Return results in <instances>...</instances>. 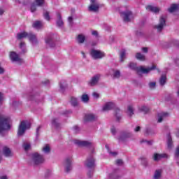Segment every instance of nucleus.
Returning <instances> with one entry per match:
<instances>
[{"label":"nucleus","instance_id":"nucleus-9","mask_svg":"<svg viewBox=\"0 0 179 179\" xmlns=\"http://www.w3.org/2000/svg\"><path fill=\"white\" fill-rule=\"evenodd\" d=\"M64 167L65 171L68 173V171H71L72 170V157H69L66 158L64 162Z\"/></svg>","mask_w":179,"mask_h":179},{"label":"nucleus","instance_id":"nucleus-60","mask_svg":"<svg viewBox=\"0 0 179 179\" xmlns=\"http://www.w3.org/2000/svg\"><path fill=\"white\" fill-rule=\"evenodd\" d=\"M5 12V10L3 9V8H0V15H3Z\"/></svg>","mask_w":179,"mask_h":179},{"label":"nucleus","instance_id":"nucleus-49","mask_svg":"<svg viewBox=\"0 0 179 179\" xmlns=\"http://www.w3.org/2000/svg\"><path fill=\"white\" fill-rule=\"evenodd\" d=\"M122 164H123V162H122V159H117V160L116 161V164H117V166H122Z\"/></svg>","mask_w":179,"mask_h":179},{"label":"nucleus","instance_id":"nucleus-37","mask_svg":"<svg viewBox=\"0 0 179 179\" xmlns=\"http://www.w3.org/2000/svg\"><path fill=\"white\" fill-rule=\"evenodd\" d=\"M43 17L44 19H45V20H48V22H50V20H51V17H50V13L48 11L44 10Z\"/></svg>","mask_w":179,"mask_h":179},{"label":"nucleus","instance_id":"nucleus-27","mask_svg":"<svg viewBox=\"0 0 179 179\" xmlns=\"http://www.w3.org/2000/svg\"><path fill=\"white\" fill-rule=\"evenodd\" d=\"M166 143L168 149H171V148H173V140L171 139V136H170V134H168Z\"/></svg>","mask_w":179,"mask_h":179},{"label":"nucleus","instance_id":"nucleus-10","mask_svg":"<svg viewBox=\"0 0 179 179\" xmlns=\"http://www.w3.org/2000/svg\"><path fill=\"white\" fill-rule=\"evenodd\" d=\"M10 58L13 62H17V64H23V59L19 57V55L16 54L15 52H11L10 53Z\"/></svg>","mask_w":179,"mask_h":179},{"label":"nucleus","instance_id":"nucleus-53","mask_svg":"<svg viewBox=\"0 0 179 179\" xmlns=\"http://www.w3.org/2000/svg\"><path fill=\"white\" fill-rule=\"evenodd\" d=\"M92 36H95V37L99 36V33L97 32V31H92Z\"/></svg>","mask_w":179,"mask_h":179},{"label":"nucleus","instance_id":"nucleus-19","mask_svg":"<svg viewBox=\"0 0 179 179\" xmlns=\"http://www.w3.org/2000/svg\"><path fill=\"white\" fill-rule=\"evenodd\" d=\"M43 26H44V24L41 21H34L32 24V27L36 29V30H40L43 28Z\"/></svg>","mask_w":179,"mask_h":179},{"label":"nucleus","instance_id":"nucleus-58","mask_svg":"<svg viewBox=\"0 0 179 179\" xmlns=\"http://www.w3.org/2000/svg\"><path fill=\"white\" fill-rule=\"evenodd\" d=\"M135 132H139L141 131V127L137 126L135 129H134Z\"/></svg>","mask_w":179,"mask_h":179},{"label":"nucleus","instance_id":"nucleus-8","mask_svg":"<svg viewBox=\"0 0 179 179\" xmlns=\"http://www.w3.org/2000/svg\"><path fill=\"white\" fill-rule=\"evenodd\" d=\"M120 16L123 18L124 22H130L132 19V12L127 10L126 11L121 12Z\"/></svg>","mask_w":179,"mask_h":179},{"label":"nucleus","instance_id":"nucleus-7","mask_svg":"<svg viewBox=\"0 0 179 179\" xmlns=\"http://www.w3.org/2000/svg\"><path fill=\"white\" fill-rule=\"evenodd\" d=\"M100 8V3L97 0H90V5L88 7L90 12H98Z\"/></svg>","mask_w":179,"mask_h":179},{"label":"nucleus","instance_id":"nucleus-45","mask_svg":"<svg viewBox=\"0 0 179 179\" xmlns=\"http://www.w3.org/2000/svg\"><path fill=\"white\" fill-rule=\"evenodd\" d=\"M30 10L32 13H34V12H36V10H37V6L34 3H33L31 5Z\"/></svg>","mask_w":179,"mask_h":179},{"label":"nucleus","instance_id":"nucleus-43","mask_svg":"<svg viewBox=\"0 0 179 179\" xmlns=\"http://www.w3.org/2000/svg\"><path fill=\"white\" fill-rule=\"evenodd\" d=\"M59 86H60V91L64 92V90H65V88L66 87V83H65V82H60Z\"/></svg>","mask_w":179,"mask_h":179},{"label":"nucleus","instance_id":"nucleus-51","mask_svg":"<svg viewBox=\"0 0 179 179\" xmlns=\"http://www.w3.org/2000/svg\"><path fill=\"white\" fill-rule=\"evenodd\" d=\"M142 142L147 143V145H152V141H147V140H143Z\"/></svg>","mask_w":179,"mask_h":179},{"label":"nucleus","instance_id":"nucleus-28","mask_svg":"<svg viewBox=\"0 0 179 179\" xmlns=\"http://www.w3.org/2000/svg\"><path fill=\"white\" fill-rule=\"evenodd\" d=\"M85 40H86V38L83 34H79L77 37L78 43L80 44H83V43H85Z\"/></svg>","mask_w":179,"mask_h":179},{"label":"nucleus","instance_id":"nucleus-22","mask_svg":"<svg viewBox=\"0 0 179 179\" xmlns=\"http://www.w3.org/2000/svg\"><path fill=\"white\" fill-rule=\"evenodd\" d=\"M146 9L148 12H153L154 13H157L160 10V8L153 6H148Z\"/></svg>","mask_w":179,"mask_h":179},{"label":"nucleus","instance_id":"nucleus-26","mask_svg":"<svg viewBox=\"0 0 179 179\" xmlns=\"http://www.w3.org/2000/svg\"><path fill=\"white\" fill-rule=\"evenodd\" d=\"M131 136H132V134L128 132V133L122 134L118 139L119 141H124V139H127V138H131Z\"/></svg>","mask_w":179,"mask_h":179},{"label":"nucleus","instance_id":"nucleus-24","mask_svg":"<svg viewBox=\"0 0 179 179\" xmlns=\"http://www.w3.org/2000/svg\"><path fill=\"white\" fill-rule=\"evenodd\" d=\"M179 4H172L171 7L168 9L170 13H173V12H176V10H178Z\"/></svg>","mask_w":179,"mask_h":179},{"label":"nucleus","instance_id":"nucleus-36","mask_svg":"<svg viewBox=\"0 0 179 179\" xmlns=\"http://www.w3.org/2000/svg\"><path fill=\"white\" fill-rule=\"evenodd\" d=\"M45 2V0H35L34 1V3H35L36 6H43Z\"/></svg>","mask_w":179,"mask_h":179},{"label":"nucleus","instance_id":"nucleus-31","mask_svg":"<svg viewBox=\"0 0 179 179\" xmlns=\"http://www.w3.org/2000/svg\"><path fill=\"white\" fill-rule=\"evenodd\" d=\"M57 18H58V20L57 21V26H59V27H62V26H64V21H62V19L61 18V14L57 13Z\"/></svg>","mask_w":179,"mask_h":179},{"label":"nucleus","instance_id":"nucleus-62","mask_svg":"<svg viewBox=\"0 0 179 179\" xmlns=\"http://www.w3.org/2000/svg\"><path fill=\"white\" fill-rule=\"evenodd\" d=\"M111 132H112V134L114 135V134H115V128H112L111 129Z\"/></svg>","mask_w":179,"mask_h":179},{"label":"nucleus","instance_id":"nucleus-20","mask_svg":"<svg viewBox=\"0 0 179 179\" xmlns=\"http://www.w3.org/2000/svg\"><path fill=\"white\" fill-rule=\"evenodd\" d=\"M169 117V113L166 112H162L158 114L157 122H162L164 118Z\"/></svg>","mask_w":179,"mask_h":179},{"label":"nucleus","instance_id":"nucleus-56","mask_svg":"<svg viewBox=\"0 0 179 179\" xmlns=\"http://www.w3.org/2000/svg\"><path fill=\"white\" fill-rule=\"evenodd\" d=\"M43 85H50V80H45L42 82Z\"/></svg>","mask_w":179,"mask_h":179},{"label":"nucleus","instance_id":"nucleus-2","mask_svg":"<svg viewBox=\"0 0 179 179\" xmlns=\"http://www.w3.org/2000/svg\"><path fill=\"white\" fill-rule=\"evenodd\" d=\"M128 67L131 69L132 71H135L138 73V75H141V73H149L150 71H153L154 69H156V66L153 65L152 67H145V66H137L136 63L130 62L128 65Z\"/></svg>","mask_w":179,"mask_h":179},{"label":"nucleus","instance_id":"nucleus-59","mask_svg":"<svg viewBox=\"0 0 179 179\" xmlns=\"http://www.w3.org/2000/svg\"><path fill=\"white\" fill-rule=\"evenodd\" d=\"M0 179H9V178L6 175H3L0 176Z\"/></svg>","mask_w":179,"mask_h":179},{"label":"nucleus","instance_id":"nucleus-13","mask_svg":"<svg viewBox=\"0 0 179 179\" xmlns=\"http://www.w3.org/2000/svg\"><path fill=\"white\" fill-rule=\"evenodd\" d=\"M168 157H169V155L166 153H163V154L155 153L153 155V160L155 162H159V160H162V159H167Z\"/></svg>","mask_w":179,"mask_h":179},{"label":"nucleus","instance_id":"nucleus-16","mask_svg":"<svg viewBox=\"0 0 179 179\" xmlns=\"http://www.w3.org/2000/svg\"><path fill=\"white\" fill-rule=\"evenodd\" d=\"M115 104L113 102H107L103 106V111H108L114 108Z\"/></svg>","mask_w":179,"mask_h":179},{"label":"nucleus","instance_id":"nucleus-47","mask_svg":"<svg viewBox=\"0 0 179 179\" xmlns=\"http://www.w3.org/2000/svg\"><path fill=\"white\" fill-rule=\"evenodd\" d=\"M149 87H150V89H155V87H156V83L155 82L150 83Z\"/></svg>","mask_w":179,"mask_h":179},{"label":"nucleus","instance_id":"nucleus-23","mask_svg":"<svg viewBox=\"0 0 179 179\" xmlns=\"http://www.w3.org/2000/svg\"><path fill=\"white\" fill-rule=\"evenodd\" d=\"M84 120L85 121H94V120H96V116L92 113H88L85 115Z\"/></svg>","mask_w":179,"mask_h":179},{"label":"nucleus","instance_id":"nucleus-32","mask_svg":"<svg viewBox=\"0 0 179 179\" xmlns=\"http://www.w3.org/2000/svg\"><path fill=\"white\" fill-rule=\"evenodd\" d=\"M162 169L156 170L154 174V179H160V177H162Z\"/></svg>","mask_w":179,"mask_h":179},{"label":"nucleus","instance_id":"nucleus-50","mask_svg":"<svg viewBox=\"0 0 179 179\" xmlns=\"http://www.w3.org/2000/svg\"><path fill=\"white\" fill-rule=\"evenodd\" d=\"M3 101V94L0 92V105L2 104Z\"/></svg>","mask_w":179,"mask_h":179},{"label":"nucleus","instance_id":"nucleus-42","mask_svg":"<svg viewBox=\"0 0 179 179\" xmlns=\"http://www.w3.org/2000/svg\"><path fill=\"white\" fill-rule=\"evenodd\" d=\"M109 179H120V176L117 173H114L109 175Z\"/></svg>","mask_w":179,"mask_h":179},{"label":"nucleus","instance_id":"nucleus-29","mask_svg":"<svg viewBox=\"0 0 179 179\" xmlns=\"http://www.w3.org/2000/svg\"><path fill=\"white\" fill-rule=\"evenodd\" d=\"M127 114L129 117H132L134 115V106L129 105L127 107Z\"/></svg>","mask_w":179,"mask_h":179},{"label":"nucleus","instance_id":"nucleus-1","mask_svg":"<svg viewBox=\"0 0 179 179\" xmlns=\"http://www.w3.org/2000/svg\"><path fill=\"white\" fill-rule=\"evenodd\" d=\"M10 129V119L8 115L0 114V135L3 136Z\"/></svg>","mask_w":179,"mask_h":179},{"label":"nucleus","instance_id":"nucleus-38","mask_svg":"<svg viewBox=\"0 0 179 179\" xmlns=\"http://www.w3.org/2000/svg\"><path fill=\"white\" fill-rule=\"evenodd\" d=\"M166 76L163 75L161 76L160 79H159V83L161 85V86H164V85L166 83Z\"/></svg>","mask_w":179,"mask_h":179},{"label":"nucleus","instance_id":"nucleus-64","mask_svg":"<svg viewBox=\"0 0 179 179\" xmlns=\"http://www.w3.org/2000/svg\"><path fill=\"white\" fill-rule=\"evenodd\" d=\"M33 99H34V96H31L29 98H28V100H33Z\"/></svg>","mask_w":179,"mask_h":179},{"label":"nucleus","instance_id":"nucleus-5","mask_svg":"<svg viewBox=\"0 0 179 179\" xmlns=\"http://www.w3.org/2000/svg\"><path fill=\"white\" fill-rule=\"evenodd\" d=\"M30 122L29 121H22L21 122L19 128L17 135L18 136H22L26 132V129H29L30 128Z\"/></svg>","mask_w":179,"mask_h":179},{"label":"nucleus","instance_id":"nucleus-35","mask_svg":"<svg viewBox=\"0 0 179 179\" xmlns=\"http://www.w3.org/2000/svg\"><path fill=\"white\" fill-rule=\"evenodd\" d=\"M115 114L117 121H120V120H121V110L116 108L115 110Z\"/></svg>","mask_w":179,"mask_h":179},{"label":"nucleus","instance_id":"nucleus-30","mask_svg":"<svg viewBox=\"0 0 179 179\" xmlns=\"http://www.w3.org/2000/svg\"><path fill=\"white\" fill-rule=\"evenodd\" d=\"M50 151L51 147L48 144L45 145L42 148V152H43V153H50Z\"/></svg>","mask_w":179,"mask_h":179},{"label":"nucleus","instance_id":"nucleus-25","mask_svg":"<svg viewBox=\"0 0 179 179\" xmlns=\"http://www.w3.org/2000/svg\"><path fill=\"white\" fill-rule=\"evenodd\" d=\"M70 103L73 107H77L79 104V101H78V98L72 96L70 99Z\"/></svg>","mask_w":179,"mask_h":179},{"label":"nucleus","instance_id":"nucleus-17","mask_svg":"<svg viewBox=\"0 0 179 179\" xmlns=\"http://www.w3.org/2000/svg\"><path fill=\"white\" fill-rule=\"evenodd\" d=\"M110 75L113 79H118L121 76V71L117 69H112L110 71Z\"/></svg>","mask_w":179,"mask_h":179},{"label":"nucleus","instance_id":"nucleus-14","mask_svg":"<svg viewBox=\"0 0 179 179\" xmlns=\"http://www.w3.org/2000/svg\"><path fill=\"white\" fill-rule=\"evenodd\" d=\"M85 166L89 167V169H92V167L94 166V158L93 155H90L85 162Z\"/></svg>","mask_w":179,"mask_h":179},{"label":"nucleus","instance_id":"nucleus-61","mask_svg":"<svg viewBox=\"0 0 179 179\" xmlns=\"http://www.w3.org/2000/svg\"><path fill=\"white\" fill-rule=\"evenodd\" d=\"M142 51L143 52H148V48H143Z\"/></svg>","mask_w":179,"mask_h":179},{"label":"nucleus","instance_id":"nucleus-52","mask_svg":"<svg viewBox=\"0 0 179 179\" xmlns=\"http://www.w3.org/2000/svg\"><path fill=\"white\" fill-rule=\"evenodd\" d=\"M52 125H54V127H58V123H57V120H55V119H54L52 121Z\"/></svg>","mask_w":179,"mask_h":179},{"label":"nucleus","instance_id":"nucleus-48","mask_svg":"<svg viewBox=\"0 0 179 179\" xmlns=\"http://www.w3.org/2000/svg\"><path fill=\"white\" fill-rule=\"evenodd\" d=\"M92 96L94 99H99V97H100V94H99L98 92H94L92 93Z\"/></svg>","mask_w":179,"mask_h":179},{"label":"nucleus","instance_id":"nucleus-39","mask_svg":"<svg viewBox=\"0 0 179 179\" xmlns=\"http://www.w3.org/2000/svg\"><path fill=\"white\" fill-rule=\"evenodd\" d=\"M125 54H126V52H125V50H122L121 52H120V62H124V59H125Z\"/></svg>","mask_w":179,"mask_h":179},{"label":"nucleus","instance_id":"nucleus-4","mask_svg":"<svg viewBox=\"0 0 179 179\" xmlns=\"http://www.w3.org/2000/svg\"><path fill=\"white\" fill-rule=\"evenodd\" d=\"M44 160V157H43V155L38 152H34L31 155L30 164L33 166H38L40 164H43Z\"/></svg>","mask_w":179,"mask_h":179},{"label":"nucleus","instance_id":"nucleus-44","mask_svg":"<svg viewBox=\"0 0 179 179\" xmlns=\"http://www.w3.org/2000/svg\"><path fill=\"white\" fill-rule=\"evenodd\" d=\"M106 148L107 149L108 153L110 155V156H117V153L116 152H111L110 150V148L108 147V145H106Z\"/></svg>","mask_w":179,"mask_h":179},{"label":"nucleus","instance_id":"nucleus-57","mask_svg":"<svg viewBox=\"0 0 179 179\" xmlns=\"http://www.w3.org/2000/svg\"><path fill=\"white\" fill-rule=\"evenodd\" d=\"M73 20V18L72 17H68V22H69V23H70V24H72Z\"/></svg>","mask_w":179,"mask_h":179},{"label":"nucleus","instance_id":"nucleus-34","mask_svg":"<svg viewBox=\"0 0 179 179\" xmlns=\"http://www.w3.org/2000/svg\"><path fill=\"white\" fill-rule=\"evenodd\" d=\"M136 58L139 61H145V59H146L145 55H142V53L141 52H138L136 54Z\"/></svg>","mask_w":179,"mask_h":179},{"label":"nucleus","instance_id":"nucleus-46","mask_svg":"<svg viewBox=\"0 0 179 179\" xmlns=\"http://www.w3.org/2000/svg\"><path fill=\"white\" fill-rule=\"evenodd\" d=\"M30 143L24 142L23 144V148L24 150H29L30 149Z\"/></svg>","mask_w":179,"mask_h":179},{"label":"nucleus","instance_id":"nucleus-41","mask_svg":"<svg viewBox=\"0 0 179 179\" xmlns=\"http://www.w3.org/2000/svg\"><path fill=\"white\" fill-rule=\"evenodd\" d=\"M139 111L141 113H148V111H149V108L146 106H142L139 108Z\"/></svg>","mask_w":179,"mask_h":179},{"label":"nucleus","instance_id":"nucleus-33","mask_svg":"<svg viewBox=\"0 0 179 179\" xmlns=\"http://www.w3.org/2000/svg\"><path fill=\"white\" fill-rule=\"evenodd\" d=\"M20 48L23 54H24V52H27V48H26V43H24V42H21L20 43Z\"/></svg>","mask_w":179,"mask_h":179},{"label":"nucleus","instance_id":"nucleus-55","mask_svg":"<svg viewBox=\"0 0 179 179\" xmlns=\"http://www.w3.org/2000/svg\"><path fill=\"white\" fill-rule=\"evenodd\" d=\"M17 104H19V103L17 101H13L11 106H12V107H15V106H17Z\"/></svg>","mask_w":179,"mask_h":179},{"label":"nucleus","instance_id":"nucleus-15","mask_svg":"<svg viewBox=\"0 0 179 179\" xmlns=\"http://www.w3.org/2000/svg\"><path fill=\"white\" fill-rule=\"evenodd\" d=\"M99 80H100V75L94 76L89 83L90 85L96 86V85H97L99 83Z\"/></svg>","mask_w":179,"mask_h":179},{"label":"nucleus","instance_id":"nucleus-11","mask_svg":"<svg viewBox=\"0 0 179 179\" xmlns=\"http://www.w3.org/2000/svg\"><path fill=\"white\" fill-rule=\"evenodd\" d=\"M75 145L77 146H87V148H90L93 146V143L89 141H80V140H74L73 141Z\"/></svg>","mask_w":179,"mask_h":179},{"label":"nucleus","instance_id":"nucleus-6","mask_svg":"<svg viewBox=\"0 0 179 179\" xmlns=\"http://www.w3.org/2000/svg\"><path fill=\"white\" fill-rule=\"evenodd\" d=\"M90 55L94 59H100L105 55L103 51L94 49L91 50Z\"/></svg>","mask_w":179,"mask_h":179},{"label":"nucleus","instance_id":"nucleus-12","mask_svg":"<svg viewBox=\"0 0 179 179\" xmlns=\"http://www.w3.org/2000/svg\"><path fill=\"white\" fill-rule=\"evenodd\" d=\"M164 26H166V18L162 16L159 19V24L155 26V29H157V31H162Z\"/></svg>","mask_w":179,"mask_h":179},{"label":"nucleus","instance_id":"nucleus-40","mask_svg":"<svg viewBox=\"0 0 179 179\" xmlns=\"http://www.w3.org/2000/svg\"><path fill=\"white\" fill-rule=\"evenodd\" d=\"M81 100L83 103H87L89 101V96L86 94H84L81 96Z\"/></svg>","mask_w":179,"mask_h":179},{"label":"nucleus","instance_id":"nucleus-21","mask_svg":"<svg viewBox=\"0 0 179 179\" xmlns=\"http://www.w3.org/2000/svg\"><path fill=\"white\" fill-rule=\"evenodd\" d=\"M3 154L4 155V156H6V157H12V151L10 150V149H9V148L6 146L3 148Z\"/></svg>","mask_w":179,"mask_h":179},{"label":"nucleus","instance_id":"nucleus-63","mask_svg":"<svg viewBox=\"0 0 179 179\" xmlns=\"http://www.w3.org/2000/svg\"><path fill=\"white\" fill-rule=\"evenodd\" d=\"M74 129H75V131H78L79 130V127L78 126H75L74 127Z\"/></svg>","mask_w":179,"mask_h":179},{"label":"nucleus","instance_id":"nucleus-3","mask_svg":"<svg viewBox=\"0 0 179 179\" xmlns=\"http://www.w3.org/2000/svg\"><path fill=\"white\" fill-rule=\"evenodd\" d=\"M29 38L30 43L33 45L37 44V37L36 35L31 34V33H27L26 31H22L17 34V40H23V38Z\"/></svg>","mask_w":179,"mask_h":179},{"label":"nucleus","instance_id":"nucleus-54","mask_svg":"<svg viewBox=\"0 0 179 179\" xmlns=\"http://www.w3.org/2000/svg\"><path fill=\"white\" fill-rule=\"evenodd\" d=\"M176 157H178L179 156V146L177 148L176 151L175 152Z\"/></svg>","mask_w":179,"mask_h":179},{"label":"nucleus","instance_id":"nucleus-18","mask_svg":"<svg viewBox=\"0 0 179 179\" xmlns=\"http://www.w3.org/2000/svg\"><path fill=\"white\" fill-rule=\"evenodd\" d=\"M45 43L50 47H54V39L52 35L48 36L45 39Z\"/></svg>","mask_w":179,"mask_h":179}]
</instances>
